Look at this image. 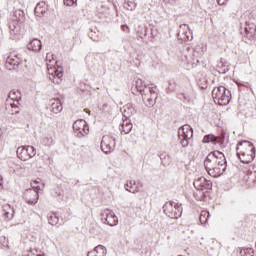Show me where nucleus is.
<instances>
[{
	"label": "nucleus",
	"mask_w": 256,
	"mask_h": 256,
	"mask_svg": "<svg viewBox=\"0 0 256 256\" xmlns=\"http://www.w3.org/2000/svg\"><path fill=\"white\" fill-rule=\"evenodd\" d=\"M204 165L208 175L211 177H221L227 169L225 154L219 151L209 153L204 161Z\"/></svg>",
	"instance_id": "f257e3e1"
},
{
	"label": "nucleus",
	"mask_w": 256,
	"mask_h": 256,
	"mask_svg": "<svg viewBox=\"0 0 256 256\" xmlns=\"http://www.w3.org/2000/svg\"><path fill=\"white\" fill-rule=\"evenodd\" d=\"M237 155L241 163H251L255 159V145L249 141H242L237 146Z\"/></svg>",
	"instance_id": "f03ea898"
},
{
	"label": "nucleus",
	"mask_w": 256,
	"mask_h": 256,
	"mask_svg": "<svg viewBox=\"0 0 256 256\" xmlns=\"http://www.w3.org/2000/svg\"><path fill=\"white\" fill-rule=\"evenodd\" d=\"M212 98L217 105H229L231 101V91L227 90L225 86H219L213 89Z\"/></svg>",
	"instance_id": "7ed1b4c3"
},
{
	"label": "nucleus",
	"mask_w": 256,
	"mask_h": 256,
	"mask_svg": "<svg viewBox=\"0 0 256 256\" xmlns=\"http://www.w3.org/2000/svg\"><path fill=\"white\" fill-rule=\"evenodd\" d=\"M46 65L48 70V77L50 81L54 82L55 85H60L61 81H63V68H59L57 66H52L49 61V54L46 56Z\"/></svg>",
	"instance_id": "20e7f679"
},
{
	"label": "nucleus",
	"mask_w": 256,
	"mask_h": 256,
	"mask_svg": "<svg viewBox=\"0 0 256 256\" xmlns=\"http://www.w3.org/2000/svg\"><path fill=\"white\" fill-rule=\"evenodd\" d=\"M22 63H23V57H21V54L13 50L8 54L6 58L5 67L9 71H13V69H17V67H19V65Z\"/></svg>",
	"instance_id": "39448f33"
},
{
	"label": "nucleus",
	"mask_w": 256,
	"mask_h": 256,
	"mask_svg": "<svg viewBox=\"0 0 256 256\" xmlns=\"http://www.w3.org/2000/svg\"><path fill=\"white\" fill-rule=\"evenodd\" d=\"M36 154L37 151L33 146H20L16 150V155L20 161H29V159H33V156Z\"/></svg>",
	"instance_id": "423d86ee"
},
{
	"label": "nucleus",
	"mask_w": 256,
	"mask_h": 256,
	"mask_svg": "<svg viewBox=\"0 0 256 256\" xmlns=\"http://www.w3.org/2000/svg\"><path fill=\"white\" fill-rule=\"evenodd\" d=\"M178 137L183 147L189 145V139H193V128L189 125H184L178 130Z\"/></svg>",
	"instance_id": "0eeeda50"
},
{
	"label": "nucleus",
	"mask_w": 256,
	"mask_h": 256,
	"mask_svg": "<svg viewBox=\"0 0 256 256\" xmlns=\"http://www.w3.org/2000/svg\"><path fill=\"white\" fill-rule=\"evenodd\" d=\"M73 129L75 133H77L78 137H85V135H89V125L83 119L76 120L73 124Z\"/></svg>",
	"instance_id": "6e6552de"
},
{
	"label": "nucleus",
	"mask_w": 256,
	"mask_h": 256,
	"mask_svg": "<svg viewBox=\"0 0 256 256\" xmlns=\"http://www.w3.org/2000/svg\"><path fill=\"white\" fill-rule=\"evenodd\" d=\"M197 191H211L213 189V183L210 180H207L205 177H200L196 179L193 183Z\"/></svg>",
	"instance_id": "1a4fd4ad"
},
{
	"label": "nucleus",
	"mask_w": 256,
	"mask_h": 256,
	"mask_svg": "<svg viewBox=\"0 0 256 256\" xmlns=\"http://www.w3.org/2000/svg\"><path fill=\"white\" fill-rule=\"evenodd\" d=\"M115 149V138L110 135H105L101 141V150L103 153H111Z\"/></svg>",
	"instance_id": "9d476101"
},
{
	"label": "nucleus",
	"mask_w": 256,
	"mask_h": 256,
	"mask_svg": "<svg viewBox=\"0 0 256 256\" xmlns=\"http://www.w3.org/2000/svg\"><path fill=\"white\" fill-rule=\"evenodd\" d=\"M165 215L170 219H177L180 215L179 207L173 202L166 203L163 207Z\"/></svg>",
	"instance_id": "9b49d317"
},
{
	"label": "nucleus",
	"mask_w": 256,
	"mask_h": 256,
	"mask_svg": "<svg viewBox=\"0 0 256 256\" xmlns=\"http://www.w3.org/2000/svg\"><path fill=\"white\" fill-rule=\"evenodd\" d=\"M24 199L29 205H35L39 201V192L35 189L26 190L24 193Z\"/></svg>",
	"instance_id": "f8f14e48"
},
{
	"label": "nucleus",
	"mask_w": 256,
	"mask_h": 256,
	"mask_svg": "<svg viewBox=\"0 0 256 256\" xmlns=\"http://www.w3.org/2000/svg\"><path fill=\"white\" fill-rule=\"evenodd\" d=\"M104 216L107 225H110V227H115L119 223V218H117L114 211L107 209L104 211Z\"/></svg>",
	"instance_id": "ddd939ff"
},
{
	"label": "nucleus",
	"mask_w": 256,
	"mask_h": 256,
	"mask_svg": "<svg viewBox=\"0 0 256 256\" xmlns=\"http://www.w3.org/2000/svg\"><path fill=\"white\" fill-rule=\"evenodd\" d=\"M34 13L36 17H43L47 13V4L45 2H39L34 9Z\"/></svg>",
	"instance_id": "4468645a"
},
{
	"label": "nucleus",
	"mask_w": 256,
	"mask_h": 256,
	"mask_svg": "<svg viewBox=\"0 0 256 256\" xmlns=\"http://www.w3.org/2000/svg\"><path fill=\"white\" fill-rule=\"evenodd\" d=\"M50 105V111H52V113H61V111H63V104L59 99H52Z\"/></svg>",
	"instance_id": "2eb2a0df"
},
{
	"label": "nucleus",
	"mask_w": 256,
	"mask_h": 256,
	"mask_svg": "<svg viewBox=\"0 0 256 256\" xmlns=\"http://www.w3.org/2000/svg\"><path fill=\"white\" fill-rule=\"evenodd\" d=\"M203 143H213L214 145H217V143H223V137L208 134L204 136Z\"/></svg>",
	"instance_id": "dca6fc26"
},
{
	"label": "nucleus",
	"mask_w": 256,
	"mask_h": 256,
	"mask_svg": "<svg viewBox=\"0 0 256 256\" xmlns=\"http://www.w3.org/2000/svg\"><path fill=\"white\" fill-rule=\"evenodd\" d=\"M41 40L35 38L32 41H30L27 45V49H29V51H34L35 53L41 51Z\"/></svg>",
	"instance_id": "f3484780"
},
{
	"label": "nucleus",
	"mask_w": 256,
	"mask_h": 256,
	"mask_svg": "<svg viewBox=\"0 0 256 256\" xmlns=\"http://www.w3.org/2000/svg\"><path fill=\"white\" fill-rule=\"evenodd\" d=\"M21 27H23V24H21L19 22L12 21L9 26L11 35H20Z\"/></svg>",
	"instance_id": "a211bd4d"
},
{
	"label": "nucleus",
	"mask_w": 256,
	"mask_h": 256,
	"mask_svg": "<svg viewBox=\"0 0 256 256\" xmlns=\"http://www.w3.org/2000/svg\"><path fill=\"white\" fill-rule=\"evenodd\" d=\"M16 23H20L23 25L25 23V12L23 10L18 9L14 11V20Z\"/></svg>",
	"instance_id": "6ab92c4d"
},
{
	"label": "nucleus",
	"mask_w": 256,
	"mask_h": 256,
	"mask_svg": "<svg viewBox=\"0 0 256 256\" xmlns=\"http://www.w3.org/2000/svg\"><path fill=\"white\" fill-rule=\"evenodd\" d=\"M20 100H21V92L10 91L8 104H11V101H13L12 103L19 104Z\"/></svg>",
	"instance_id": "aec40b11"
},
{
	"label": "nucleus",
	"mask_w": 256,
	"mask_h": 256,
	"mask_svg": "<svg viewBox=\"0 0 256 256\" xmlns=\"http://www.w3.org/2000/svg\"><path fill=\"white\" fill-rule=\"evenodd\" d=\"M87 256H105V247L98 245Z\"/></svg>",
	"instance_id": "412c9836"
},
{
	"label": "nucleus",
	"mask_w": 256,
	"mask_h": 256,
	"mask_svg": "<svg viewBox=\"0 0 256 256\" xmlns=\"http://www.w3.org/2000/svg\"><path fill=\"white\" fill-rule=\"evenodd\" d=\"M133 129V124L129 121H124L120 127V131L123 135H129Z\"/></svg>",
	"instance_id": "4be33fe9"
},
{
	"label": "nucleus",
	"mask_w": 256,
	"mask_h": 256,
	"mask_svg": "<svg viewBox=\"0 0 256 256\" xmlns=\"http://www.w3.org/2000/svg\"><path fill=\"white\" fill-rule=\"evenodd\" d=\"M3 212H4V216L6 217V219H12V217L15 213V211L13 210L11 205H9V204H5L3 206Z\"/></svg>",
	"instance_id": "5701e85b"
},
{
	"label": "nucleus",
	"mask_w": 256,
	"mask_h": 256,
	"mask_svg": "<svg viewBox=\"0 0 256 256\" xmlns=\"http://www.w3.org/2000/svg\"><path fill=\"white\" fill-rule=\"evenodd\" d=\"M126 191H129V193H137L139 192V185L130 181L126 184Z\"/></svg>",
	"instance_id": "b1692460"
},
{
	"label": "nucleus",
	"mask_w": 256,
	"mask_h": 256,
	"mask_svg": "<svg viewBox=\"0 0 256 256\" xmlns=\"http://www.w3.org/2000/svg\"><path fill=\"white\" fill-rule=\"evenodd\" d=\"M207 221H209V211L203 210L200 213V223H202V225H205V223H207Z\"/></svg>",
	"instance_id": "393cba45"
},
{
	"label": "nucleus",
	"mask_w": 256,
	"mask_h": 256,
	"mask_svg": "<svg viewBox=\"0 0 256 256\" xmlns=\"http://www.w3.org/2000/svg\"><path fill=\"white\" fill-rule=\"evenodd\" d=\"M9 105H10L9 111L11 115H17V113H19L20 111L19 104H15V102H10Z\"/></svg>",
	"instance_id": "a878e982"
},
{
	"label": "nucleus",
	"mask_w": 256,
	"mask_h": 256,
	"mask_svg": "<svg viewBox=\"0 0 256 256\" xmlns=\"http://www.w3.org/2000/svg\"><path fill=\"white\" fill-rule=\"evenodd\" d=\"M146 87L147 86L145 85V82H143V80H141V79L136 80V89L138 91H140V92L145 91Z\"/></svg>",
	"instance_id": "bb28decb"
},
{
	"label": "nucleus",
	"mask_w": 256,
	"mask_h": 256,
	"mask_svg": "<svg viewBox=\"0 0 256 256\" xmlns=\"http://www.w3.org/2000/svg\"><path fill=\"white\" fill-rule=\"evenodd\" d=\"M48 222L50 225H57L59 223V217L56 214H50L48 217Z\"/></svg>",
	"instance_id": "cd10ccee"
},
{
	"label": "nucleus",
	"mask_w": 256,
	"mask_h": 256,
	"mask_svg": "<svg viewBox=\"0 0 256 256\" xmlns=\"http://www.w3.org/2000/svg\"><path fill=\"white\" fill-rule=\"evenodd\" d=\"M0 246L2 249H11V246L9 245V240L5 237H2L0 239Z\"/></svg>",
	"instance_id": "c85d7f7f"
},
{
	"label": "nucleus",
	"mask_w": 256,
	"mask_h": 256,
	"mask_svg": "<svg viewBox=\"0 0 256 256\" xmlns=\"http://www.w3.org/2000/svg\"><path fill=\"white\" fill-rule=\"evenodd\" d=\"M42 143L46 147H51V145H53V137H45V138H43Z\"/></svg>",
	"instance_id": "c756f323"
},
{
	"label": "nucleus",
	"mask_w": 256,
	"mask_h": 256,
	"mask_svg": "<svg viewBox=\"0 0 256 256\" xmlns=\"http://www.w3.org/2000/svg\"><path fill=\"white\" fill-rule=\"evenodd\" d=\"M31 185L35 191H39V189H41V187L39 186L41 185V179L33 180Z\"/></svg>",
	"instance_id": "7c9ffc66"
},
{
	"label": "nucleus",
	"mask_w": 256,
	"mask_h": 256,
	"mask_svg": "<svg viewBox=\"0 0 256 256\" xmlns=\"http://www.w3.org/2000/svg\"><path fill=\"white\" fill-rule=\"evenodd\" d=\"M241 255H250L253 256V249L252 248H246L240 252Z\"/></svg>",
	"instance_id": "2f4dec72"
},
{
	"label": "nucleus",
	"mask_w": 256,
	"mask_h": 256,
	"mask_svg": "<svg viewBox=\"0 0 256 256\" xmlns=\"http://www.w3.org/2000/svg\"><path fill=\"white\" fill-rule=\"evenodd\" d=\"M64 5H67V7H73V5H77V0H64Z\"/></svg>",
	"instance_id": "473e14b6"
},
{
	"label": "nucleus",
	"mask_w": 256,
	"mask_h": 256,
	"mask_svg": "<svg viewBox=\"0 0 256 256\" xmlns=\"http://www.w3.org/2000/svg\"><path fill=\"white\" fill-rule=\"evenodd\" d=\"M150 95H157V86L151 85L149 86Z\"/></svg>",
	"instance_id": "72a5a7b5"
},
{
	"label": "nucleus",
	"mask_w": 256,
	"mask_h": 256,
	"mask_svg": "<svg viewBox=\"0 0 256 256\" xmlns=\"http://www.w3.org/2000/svg\"><path fill=\"white\" fill-rule=\"evenodd\" d=\"M122 31H124L125 33H129V26L123 25L122 26Z\"/></svg>",
	"instance_id": "f704fd0d"
},
{
	"label": "nucleus",
	"mask_w": 256,
	"mask_h": 256,
	"mask_svg": "<svg viewBox=\"0 0 256 256\" xmlns=\"http://www.w3.org/2000/svg\"><path fill=\"white\" fill-rule=\"evenodd\" d=\"M218 1V5H225V3H227V0H217Z\"/></svg>",
	"instance_id": "c9c22d12"
},
{
	"label": "nucleus",
	"mask_w": 256,
	"mask_h": 256,
	"mask_svg": "<svg viewBox=\"0 0 256 256\" xmlns=\"http://www.w3.org/2000/svg\"><path fill=\"white\" fill-rule=\"evenodd\" d=\"M103 107H107V105L104 104Z\"/></svg>",
	"instance_id": "e433bc0d"
},
{
	"label": "nucleus",
	"mask_w": 256,
	"mask_h": 256,
	"mask_svg": "<svg viewBox=\"0 0 256 256\" xmlns=\"http://www.w3.org/2000/svg\"><path fill=\"white\" fill-rule=\"evenodd\" d=\"M38 256H40V255H38Z\"/></svg>",
	"instance_id": "4c0bfd02"
}]
</instances>
